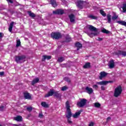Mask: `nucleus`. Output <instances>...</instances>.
I'll return each instance as SVG.
<instances>
[{
    "label": "nucleus",
    "mask_w": 126,
    "mask_h": 126,
    "mask_svg": "<svg viewBox=\"0 0 126 126\" xmlns=\"http://www.w3.org/2000/svg\"><path fill=\"white\" fill-rule=\"evenodd\" d=\"M50 2L53 7H56V6L58 5V4H57V2L56 1V0H51Z\"/></svg>",
    "instance_id": "nucleus-24"
},
{
    "label": "nucleus",
    "mask_w": 126,
    "mask_h": 126,
    "mask_svg": "<svg viewBox=\"0 0 126 126\" xmlns=\"http://www.w3.org/2000/svg\"><path fill=\"white\" fill-rule=\"evenodd\" d=\"M119 24H121V25H123L124 26H126V22H125L124 21H120L117 22Z\"/></svg>",
    "instance_id": "nucleus-29"
},
{
    "label": "nucleus",
    "mask_w": 126,
    "mask_h": 126,
    "mask_svg": "<svg viewBox=\"0 0 126 126\" xmlns=\"http://www.w3.org/2000/svg\"><path fill=\"white\" fill-rule=\"evenodd\" d=\"M87 100L86 99H83L81 100L80 102H77V105L78 107H80V108H82L84 107L85 105H86Z\"/></svg>",
    "instance_id": "nucleus-6"
},
{
    "label": "nucleus",
    "mask_w": 126,
    "mask_h": 126,
    "mask_svg": "<svg viewBox=\"0 0 126 126\" xmlns=\"http://www.w3.org/2000/svg\"><path fill=\"white\" fill-rule=\"evenodd\" d=\"M3 37V34L2 32H0V40Z\"/></svg>",
    "instance_id": "nucleus-47"
},
{
    "label": "nucleus",
    "mask_w": 126,
    "mask_h": 126,
    "mask_svg": "<svg viewBox=\"0 0 126 126\" xmlns=\"http://www.w3.org/2000/svg\"><path fill=\"white\" fill-rule=\"evenodd\" d=\"M77 6L79 8L82 9V3L78 2L77 4Z\"/></svg>",
    "instance_id": "nucleus-40"
},
{
    "label": "nucleus",
    "mask_w": 126,
    "mask_h": 126,
    "mask_svg": "<svg viewBox=\"0 0 126 126\" xmlns=\"http://www.w3.org/2000/svg\"><path fill=\"white\" fill-rule=\"evenodd\" d=\"M14 24V22H12L9 25L8 30L9 32H12V28H13V25Z\"/></svg>",
    "instance_id": "nucleus-23"
},
{
    "label": "nucleus",
    "mask_w": 126,
    "mask_h": 126,
    "mask_svg": "<svg viewBox=\"0 0 126 126\" xmlns=\"http://www.w3.org/2000/svg\"><path fill=\"white\" fill-rule=\"evenodd\" d=\"M108 73H106L105 71H102L100 73V76H99V79H103L104 77L107 76Z\"/></svg>",
    "instance_id": "nucleus-12"
},
{
    "label": "nucleus",
    "mask_w": 126,
    "mask_h": 126,
    "mask_svg": "<svg viewBox=\"0 0 126 126\" xmlns=\"http://www.w3.org/2000/svg\"><path fill=\"white\" fill-rule=\"evenodd\" d=\"M64 80L65 81L67 82L68 83H70V79H69V78H68V77H64Z\"/></svg>",
    "instance_id": "nucleus-36"
},
{
    "label": "nucleus",
    "mask_w": 126,
    "mask_h": 126,
    "mask_svg": "<svg viewBox=\"0 0 126 126\" xmlns=\"http://www.w3.org/2000/svg\"><path fill=\"white\" fill-rule=\"evenodd\" d=\"M111 120V117H109L107 118L106 121L107 122H109Z\"/></svg>",
    "instance_id": "nucleus-50"
},
{
    "label": "nucleus",
    "mask_w": 126,
    "mask_h": 126,
    "mask_svg": "<svg viewBox=\"0 0 126 126\" xmlns=\"http://www.w3.org/2000/svg\"><path fill=\"white\" fill-rule=\"evenodd\" d=\"M63 61H64V58L63 57H59L58 58V62H59V63H62L63 62Z\"/></svg>",
    "instance_id": "nucleus-34"
},
{
    "label": "nucleus",
    "mask_w": 126,
    "mask_h": 126,
    "mask_svg": "<svg viewBox=\"0 0 126 126\" xmlns=\"http://www.w3.org/2000/svg\"><path fill=\"white\" fill-rule=\"evenodd\" d=\"M93 88L95 90H98V88H99V87L97 85H94L93 86Z\"/></svg>",
    "instance_id": "nucleus-37"
},
{
    "label": "nucleus",
    "mask_w": 126,
    "mask_h": 126,
    "mask_svg": "<svg viewBox=\"0 0 126 126\" xmlns=\"http://www.w3.org/2000/svg\"><path fill=\"white\" fill-rule=\"evenodd\" d=\"M54 96H55V97H56V98H61V97H62V94H59V92H54Z\"/></svg>",
    "instance_id": "nucleus-20"
},
{
    "label": "nucleus",
    "mask_w": 126,
    "mask_h": 126,
    "mask_svg": "<svg viewBox=\"0 0 126 126\" xmlns=\"http://www.w3.org/2000/svg\"><path fill=\"white\" fill-rule=\"evenodd\" d=\"M123 92V89H122V87L121 86H119L117 87L114 91V97H118L122 94V92Z\"/></svg>",
    "instance_id": "nucleus-3"
},
{
    "label": "nucleus",
    "mask_w": 126,
    "mask_h": 126,
    "mask_svg": "<svg viewBox=\"0 0 126 126\" xmlns=\"http://www.w3.org/2000/svg\"><path fill=\"white\" fill-rule=\"evenodd\" d=\"M21 45V42H20V39L17 40L16 47H19Z\"/></svg>",
    "instance_id": "nucleus-33"
},
{
    "label": "nucleus",
    "mask_w": 126,
    "mask_h": 126,
    "mask_svg": "<svg viewBox=\"0 0 126 126\" xmlns=\"http://www.w3.org/2000/svg\"><path fill=\"white\" fill-rule=\"evenodd\" d=\"M66 118L68 119L67 122L68 124H72V121L70 120V118L72 116V113H71V110H66V113L65 114Z\"/></svg>",
    "instance_id": "nucleus-4"
},
{
    "label": "nucleus",
    "mask_w": 126,
    "mask_h": 126,
    "mask_svg": "<svg viewBox=\"0 0 126 126\" xmlns=\"http://www.w3.org/2000/svg\"><path fill=\"white\" fill-rule=\"evenodd\" d=\"M102 33H105V34H109L110 33V31L104 29L102 30Z\"/></svg>",
    "instance_id": "nucleus-32"
},
{
    "label": "nucleus",
    "mask_w": 126,
    "mask_h": 126,
    "mask_svg": "<svg viewBox=\"0 0 126 126\" xmlns=\"http://www.w3.org/2000/svg\"><path fill=\"white\" fill-rule=\"evenodd\" d=\"M83 112L82 110H79L78 112H76L73 115L72 117L74 119H76L78 118V116L81 114V112Z\"/></svg>",
    "instance_id": "nucleus-14"
},
{
    "label": "nucleus",
    "mask_w": 126,
    "mask_h": 126,
    "mask_svg": "<svg viewBox=\"0 0 126 126\" xmlns=\"http://www.w3.org/2000/svg\"><path fill=\"white\" fill-rule=\"evenodd\" d=\"M14 121H17V122H21L22 121V117L20 116H18L14 118Z\"/></svg>",
    "instance_id": "nucleus-21"
},
{
    "label": "nucleus",
    "mask_w": 126,
    "mask_h": 126,
    "mask_svg": "<svg viewBox=\"0 0 126 126\" xmlns=\"http://www.w3.org/2000/svg\"><path fill=\"white\" fill-rule=\"evenodd\" d=\"M24 97L25 99H28L29 100L31 99V95L29 93H24Z\"/></svg>",
    "instance_id": "nucleus-15"
},
{
    "label": "nucleus",
    "mask_w": 126,
    "mask_h": 126,
    "mask_svg": "<svg viewBox=\"0 0 126 126\" xmlns=\"http://www.w3.org/2000/svg\"><path fill=\"white\" fill-rule=\"evenodd\" d=\"M44 117V115L42 113H40L38 115V118H40V119H42Z\"/></svg>",
    "instance_id": "nucleus-44"
},
{
    "label": "nucleus",
    "mask_w": 126,
    "mask_h": 126,
    "mask_svg": "<svg viewBox=\"0 0 126 126\" xmlns=\"http://www.w3.org/2000/svg\"><path fill=\"white\" fill-rule=\"evenodd\" d=\"M0 68H1V67L0 66Z\"/></svg>",
    "instance_id": "nucleus-53"
},
{
    "label": "nucleus",
    "mask_w": 126,
    "mask_h": 126,
    "mask_svg": "<svg viewBox=\"0 0 126 126\" xmlns=\"http://www.w3.org/2000/svg\"><path fill=\"white\" fill-rule=\"evenodd\" d=\"M94 126V122H91L89 125V126Z\"/></svg>",
    "instance_id": "nucleus-48"
},
{
    "label": "nucleus",
    "mask_w": 126,
    "mask_h": 126,
    "mask_svg": "<svg viewBox=\"0 0 126 126\" xmlns=\"http://www.w3.org/2000/svg\"><path fill=\"white\" fill-rule=\"evenodd\" d=\"M41 106L44 108H49V104H47L46 102H41Z\"/></svg>",
    "instance_id": "nucleus-26"
},
{
    "label": "nucleus",
    "mask_w": 126,
    "mask_h": 126,
    "mask_svg": "<svg viewBox=\"0 0 126 126\" xmlns=\"http://www.w3.org/2000/svg\"><path fill=\"white\" fill-rule=\"evenodd\" d=\"M53 14H63L64 13V11L63 10L59 9H57L55 11H53Z\"/></svg>",
    "instance_id": "nucleus-10"
},
{
    "label": "nucleus",
    "mask_w": 126,
    "mask_h": 126,
    "mask_svg": "<svg viewBox=\"0 0 126 126\" xmlns=\"http://www.w3.org/2000/svg\"><path fill=\"white\" fill-rule=\"evenodd\" d=\"M94 106L96 107V108H99V107L101 106V104L98 102H95L94 103Z\"/></svg>",
    "instance_id": "nucleus-38"
},
{
    "label": "nucleus",
    "mask_w": 126,
    "mask_h": 126,
    "mask_svg": "<svg viewBox=\"0 0 126 126\" xmlns=\"http://www.w3.org/2000/svg\"><path fill=\"white\" fill-rule=\"evenodd\" d=\"M88 28L91 32H88L87 34L91 38H93V37L98 36L99 34H100V32H99L98 29L95 28V27H94L92 25H88Z\"/></svg>",
    "instance_id": "nucleus-1"
},
{
    "label": "nucleus",
    "mask_w": 126,
    "mask_h": 126,
    "mask_svg": "<svg viewBox=\"0 0 126 126\" xmlns=\"http://www.w3.org/2000/svg\"><path fill=\"white\" fill-rule=\"evenodd\" d=\"M75 46L76 47H77V51H78L79 50V49H81V48H82V44H81L79 42H77L75 44Z\"/></svg>",
    "instance_id": "nucleus-22"
},
{
    "label": "nucleus",
    "mask_w": 126,
    "mask_h": 126,
    "mask_svg": "<svg viewBox=\"0 0 126 126\" xmlns=\"http://www.w3.org/2000/svg\"><path fill=\"white\" fill-rule=\"evenodd\" d=\"M4 74V72H0V75L2 76Z\"/></svg>",
    "instance_id": "nucleus-51"
},
{
    "label": "nucleus",
    "mask_w": 126,
    "mask_h": 126,
    "mask_svg": "<svg viewBox=\"0 0 126 126\" xmlns=\"http://www.w3.org/2000/svg\"><path fill=\"white\" fill-rule=\"evenodd\" d=\"M113 81H102L101 82H97L96 83L98 85H107L108 83H112Z\"/></svg>",
    "instance_id": "nucleus-7"
},
{
    "label": "nucleus",
    "mask_w": 126,
    "mask_h": 126,
    "mask_svg": "<svg viewBox=\"0 0 126 126\" xmlns=\"http://www.w3.org/2000/svg\"><path fill=\"white\" fill-rule=\"evenodd\" d=\"M26 56L25 55L16 56L15 57V61L17 63H22L25 62Z\"/></svg>",
    "instance_id": "nucleus-2"
},
{
    "label": "nucleus",
    "mask_w": 126,
    "mask_h": 126,
    "mask_svg": "<svg viewBox=\"0 0 126 126\" xmlns=\"http://www.w3.org/2000/svg\"><path fill=\"white\" fill-rule=\"evenodd\" d=\"M102 40H103V38H98V41H101Z\"/></svg>",
    "instance_id": "nucleus-52"
},
{
    "label": "nucleus",
    "mask_w": 126,
    "mask_h": 126,
    "mask_svg": "<svg viewBox=\"0 0 126 126\" xmlns=\"http://www.w3.org/2000/svg\"><path fill=\"white\" fill-rule=\"evenodd\" d=\"M39 78H35L32 82V85H35L36 83H38L39 82Z\"/></svg>",
    "instance_id": "nucleus-18"
},
{
    "label": "nucleus",
    "mask_w": 126,
    "mask_h": 126,
    "mask_svg": "<svg viewBox=\"0 0 126 126\" xmlns=\"http://www.w3.org/2000/svg\"><path fill=\"white\" fill-rule=\"evenodd\" d=\"M99 12H100V14H101V15H102V16H103V17H106L107 14H106V13H105L104 10L101 9V10H100Z\"/></svg>",
    "instance_id": "nucleus-27"
},
{
    "label": "nucleus",
    "mask_w": 126,
    "mask_h": 126,
    "mask_svg": "<svg viewBox=\"0 0 126 126\" xmlns=\"http://www.w3.org/2000/svg\"><path fill=\"white\" fill-rule=\"evenodd\" d=\"M65 106H66V111L70 110V105H69V102L68 101L66 102Z\"/></svg>",
    "instance_id": "nucleus-25"
},
{
    "label": "nucleus",
    "mask_w": 126,
    "mask_h": 126,
    "mask_svg": "<svg viewBox=\"0 0 126 126\" xmlns=\"http://www.w3.org/2000/svg\"><path fill=\"white\" fill-rule=\"evenodd\" d=\"M118 16L117 15H114L112 17V20H116V19H118Z\"/></svg>",
    "instance_id": "nucleus-41"
},
{
    "label": "nucleus",
    "mask_w": 126,
    "mask_h": 126,
    "mask_svg": "<svg viewBox=\"0 0 126 126\" xmlns=\"http://www.w3.org/2000/svg\"><path fill=\"white\" fill-rule=\"evenodd\" d=\"M114 55H116L117 56H120L122 55V56H123L124 57H126V51H118V52H115Z\"/></svg>",
    "instance_id": "nucleus-8"
},
{
    "label": "nucleus",
    "mask_w": 126,
    "mask_h": 126,
    "mask_svg": "<svg viewBox=\"0 0 126 126\" xmlns=\"http://www.w3.org/2000/svg\"><path fill=\"white\" fill-rule=\"evenodd\" d=\"M122 8H123V12H126V3L123 4V6Z\"/></svg>",
    "instance_id": "nucleus-35"
},
{
    "label": "nucleus",
    "mask_w": 126,
    "mask_h": 126,
    "mask_svg": "<svg viewBox=\"0 0 126 126\" xmlns=\"http://www.w3.org/2000/svg\"><path fill=\"white\" fill-rule=\"evenodd\" d=\"M71 41V38L69 36L66 37V42H70Z\"/></svg>",
    "instance_id": "nucleus-39"
},
{
    "label": "nucleus",
    "mask_w": 126,
    "mask_h": 126,
    "mask_svg": "<svg viewBox=\"0 0 126 126\" xmlns=\"http://www.w3.org/2000/svg\"><path fill=\"white\" fill-rule=\"evenodd\" d=\"M32 107H28L27 108V110L29 111V112H31V111H32Z\"/></svg>",
    "instance_id": "nucleus-43"
},
{
    "label": "nucleus",
    "mask_w": 126,
    "mask_h": 126,
    "mask_svg": "<svg viewBox=\"0 0 126 126\" xmlns=\"http://www.w3.org/2000/svg\"><path fill=\"white\" fill-rule=\"evenodd\" d=\"M67 89V87L66 86H63V87L62 88L61 90L62 91H65Z\"/></svg>",
    "instance_id": "nucleus-42"
},
{
    "label": "nucleus",
    "mask_w": 126,
    "mask_h": 126,
    "mask_svg": "<svg viewBox=\"0 0 126 126\" xmlns=\"http://www.w3.org/2000/svg\"><path fill=\"white\" fill-rule=\"evenodd\" d=\"M7 2H10V3H13L14 0H6Z\"/></svg>",
    "instance_id": "nucleus-45"
},
{
    "label": "nucleus",
    "mask_w": 126,
    "mask_h": 126,
    "mask_svg": "<svg viewBox=\"0 0 126 126\" xmlns=\"http://www.w3.org/2000/svg\"><path fill=\"white\" fill-rule=\"evenodd\" d=\"M51 37L53 38V39L58 40V39L62 38V34L60 32H52L51 33Z\"/></svg>",
    "instance_id": "nucleus-5"
},
{
    "label": "nucleus",
    "mask_w": 126,
    "mask_h": 126,
    "mask_svg": "<svg viewBox=\"0 0 126 126\" xmlns=\"http://www.w3.org/2000/svg\"><path fill=\"white\" fill-rule=\"evenodd\" d=\"M111 15L108 14V15H107V20H108V23H111Z\"/></svg>",
    "instance_id": "nucleus-31"
},
{
    "label": "nucleus",
    "mask_w": 126,
    "mask_h": 126,
    "mask_svg": "<svg viewBox=\"0 0 126 126\" xmlns=\"http://www.w3.org/2000/svg\"><path fill=\"white\" fill-rule=\"evenodd\" d=\"M54 93L55 91H54V90H50L49 92L48 93V94H45V97L47 98L48 97H50V96H53Z\"/></svg>",
    "instance_id": "nucleus-13"
},
{
    "label": "nucleus",
    "mask_w": 126,
    "mask_h": 126,
    "mask_svg": "<svg viewBox=\"0 0 126 126\" xmlns=\"http://www.w3.org/2000/svg\"><path fill=\"white\" fill-rule=\"evenodd\" d=\"M85 90L88 93V94H91L93 92H94V91L93 90V89L92 88H90L89 87H86L85 88Z\"/></svg>",
    "instance_id": "nucleus-9"
},
{
    "label": "nucleus",
    "mask_w": 126,
    "mask_h": 126,
    "mask_svg": "<svg viewBox=\"0 0 126 126\" xmlns=\"http://www.w3.org/2000/svg\"><path fill=\"white\" fill-rule=\"evenodd\" d=\"M109 68H114L115 66V63L114 62V60H111L109 63Z\"/></svg>",
    "instance_id": "nucleus-19"
},
{
    "label": "nucleus",
    "mask_w": 126,
    "mask_h": 126,
    "mask_svg": "<svg viewBox=\"0 0 126 126\" xmlns=\"http://www.w3.org/2000/svg\"><path fill=\"white\" fill-rule=\"evenodd\" d=\"M101 90H103V91L106 90V88L104 87V86H102L101 87Z\"/></svg>",
    "instance_id": "nucleus-49"
},
{
    "label": "nucleus",
    "mask_w": 126,
    "mask_h": 126,
    "mask_svg": "<svg viewBox=\"0 0 126 126\" xmlns=\"http://www.w3.org/2000/svg\"><path fill=\"white\" fill-rule=\"evenodd\" d=\"M4 110V107L2 106L1 107H0V111L1 112H2V111H3Z\"/></svg>",
    "instance_id": "nucleus-46"
},
{
    "label": "nucleus",
    "mask_w": 126,
    "mask_h": 126,
    "mask_svg": "<svg viewBox=\"0 0 126 126\" xmlns=\"http://www.w3.org/2000/svg\"><path fill=\"white\" fill-rule=\"evenodd\" d=\"M28 14L31 17H35L36 16L35 14H34V13H32L31 11L28 12Z\"/></svg>",
    "instance_id": "nucleus-30"
},
{
    "label": "nucleus",
    "mask_w": 126,
    "mask_h": 126,
    "mask_svg": "<svg viewBox=\"0 0 126 126\" xmlns=\"http://www.w3.org/2000/svg\"><path fill=\"white\" fill-rule=\"evenodd\" d=\"M52 59V57L51 56H43L42 59V61L43 62H45L46 60H51Z\"/></svg>",
    "instance_id": "nucleus-16"
},
{
    "label": "nucleus",
    "mask_w": 126,
    "mask_h": 126,
    "mask_svg": "<svg viewBox=\"0 0 126 126\" xmlns=\"http://www.w3.org/2000/svg\"><path fill=\"white\" fill-rule=\"evenodd\" d=\"M69 18L70 19V21L71 23H73L75 22V16L74 15L71 14L69 15Z\"/></svg>",
    "instance_id": "nucleus-11"
},
{
    "label": "nucleus",
    "mask_w": 126,
    "mask_h": 126,
    "mask_svg": "<svg viewBox=\"0 0 126 126\" xmlns=\"http://www.w3.org/2000/svg\"><path fill=\"white\" fill-rule=\"evenodd\" d=\"M88 18H90V19H94L95 20H97L98 19V17L92 14L88 15Z\"/></svg>",
    "instance_id": "nucleus-17"
},
{
    "label": "nucleus",
    "mask_w": 126,
    "mask_h": 126,
    "mask_svg": "<svg viewBox=\"0 0 126 126\" xmlns=\"http://www.w3.org/2000/svg\"><path fill=\"white\" fill-rule=\"evenodd\" d=\"M89 67H90V63H87L85 64V65L83 66L84 68H89Z\"/></svg>",
    "instance_id": "nucleus-28"
}]
</instances>
